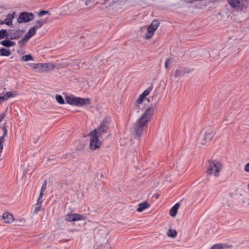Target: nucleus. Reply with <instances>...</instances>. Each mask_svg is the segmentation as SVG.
<instances>
[{
  "mask_svg": "<svg viewBox=\"0 0 249 249\" xmlns=\"http://www.w3.org/2000/svg\"><path fill=\"white\" fill-rule=\"evenodd\" d=\"M34 18V15L32 13L23 12L19 14L18 22L19 23L28 22L32 20Z\"/></svg>",
  "mask_w": 249,
  "mask_h": 249,
  "instance_id": "obj_9",
  "label": "nucleus"
},
{
  "mask_svg": "<svg viewBox=\"0 0 249 249\" xmlns=\"http://www.w3.org/2000/svg\"><path fill=\"white\" fill-rule=\"evenodd\" d=\"M144 98H145L141 94L140 95L139 98L136 101V106H137V108L139 107V105L142 103Z\"/></svg>",
  "mask_w": 249,
  "mask_h": 249,
  "instance_id": "obj_30",
  "label": "nucleus"
},
{
  "mask_svg": "<svg viewBox=\"0 0 249 249\" xmlns=\"http://www.w3.org/2000/svg\"><path fill=\"white\" fill-rule=\"evenodd\" d=\"M159 25V22L157 20H154L147 27V33L145 34V38L149 39L153 36L154 32Z\"/></svg>",
  "mask_w": 249,
  "mask_h": 249,
  "instance_id": "obj_8",
  "label": "nucleus"
},
{
  "mask_svg": "<svg viewBox=\"0 0 249 249\" xmlns=\"http://www.w3.org/2000/svg\"><path fill=\"white\" fill-rule=\"evenodd\" d=\"M5 37H8V33L6 30H1L0 31V39H2Z\"/></svg>",
  "mask_w": 249,
  "mask_h": 249,
  "instance_id": "obj_28",
  "label": "nucleus"
},
{
  "mask_svg": "<svg viewBox=\"0 0 249 249\" xmlns=\"http://www.w3.org/2000/svg\"><path fill=\"white\" fill-rule=\"evenodd\" d=\"M5 94H4L3 96H0V104L1 103V101H4L5 100H7V97H6Z\"/></svg>",
  "mask_w": 249,
  "mask_h": 249,
  "instance_id": "obj_38",
  "label": "nucleus"
},
{
  "mask_svg": "<svg viewBox=\"0 0 249 249\" xmlns=\"http://www.w3.org/2000/svg\"><path fill=\"white\" fill-rule=\"evenodd\" d=\"M65 100L67 104L77 107L86 106L90 104V100L89 98H82L73 95L66 96Z\"/></svg>",
  "mask_w": 249,
  "mask_h": 249,
  "instance_id": "obj_3",
  "label": "nucleus"
},
{
  "mask_svg": "<svg viewBox=\"0 0 249 249\" xmlns=\"http://www.w3.org/2000/svg\"><path fill=\"white\" fill-rule=\"evenodd\" d=\"M0 44L6 47H10L15 45V43L9 40H5L1 41L0 42Z\"/></svg>",
  "mask_w": 249,
  "mask_h": 249,
  "instance_id": "obj_23",
  "label": "nucleus"
},
{
  "mask_svg": "<svg viewBox=\"0 0 249 249\" xmlns=\"http://www.w3.org/2000/svg\"><path fill=\"white\" fill-rule=\"evenodd\" d=\"M245 170L246 172L249 173V162L245 166Z\"/></svg>",
  "mask_w": 249,
  "mask_h": 249,
  "instance_id": "obj_40",
  "label": "nucleus"
},
{
  "mask_svg": "<svg viewBox=\"0 0 249 249\" xmlns=\"http://www.w3.org/2000/svg\"><path fill=\"white\" fill-rule=\"evenodd\" d=\"M110 119L109 118H105L98 128L93 130L96 131V135H98V136L101 137V135L103 133H106L109 128L108 125Z\"/></svg>",
  "mask_w": 249,
  "mask_h": 249,
  "instance_id": "obj_7",
  "label": "nucleus"
},
{
  "mask_svg": "<svg viewBox=\"0 0 249 249\" xmlns=\"http://www.w3.org/2000/svg\"><path fill=\"white\" fill-rule=\"evenodd\" d=\"M5 94L7 99L10 97H13L15 96V95H14L12 91H8Z\"/></svg>",
  "mask_w": 249,
  "mask_h": 249,
  "instance_id": "obj_35",
  "label": "nucleus"
},
{
  "mask_svg": "<svg viewBox=\"0 0 249 249\" xmlns=\"http://www.w3.org/2000/svg\"><path fill=\"white\" fill-rule=\"evenodd\" d=\"M14 13L13 14H8L6 19L2 21V23H5L8 26H10L12 24V19L14 18Z\"/></svg>",
  "mask_w": 249,
  "mask_h": 249,
  "instance_id": "obj_18",
  "label": "nucleus"
},
{
  "mask_svg": "<svg viewBox=\"0 0 249 249\" xmlns=\"http://www.w3.org/2000/svg\"><path fill=\"white\" fill-rule=\"evenodd\" d=\"M37 206L36 207L35 209V212L36 213H37L40 210V208H41V205H37Z\"/></svg>",
  "mask_w": 249,
  "mask_h": 249,
  "instance_id": "obj_39",
  "label": "nucleus"
},
{
  "mask_svg": "<svg viewBox=\"0 0 249 249\" xmlns=\"http://www.w3.org/2000/svg\"><path fill=\"white\" fill-rule=\"evenodd\" d=\"M49 14V11H44V10H42V11H40L38 13V16L40 17L43 16V15H46V14Z\"/></svg>",
  "mask_w": 249,
  "mask_h": 249,
  "instance_id": "obj_34",
  "label": "nucleus"
},
{
  "mask_svg": "<svg viewBox=\"0 0 249 249\" xmlns=\"http://www.w3.org/2000/svg\"><path fill=\"white\" fill-rule=\"evenodd\" d=\"M214 135L213 129L211 128H206L201 133V137L197 141L198 144L204 145L208 142H210Z\"/></svg>",
  "mask_w": 249,
  "mask_h": 249,
  "instance_id": "obj_5",
  "label": "nucleus"
},
{
  "mask_svg": "<svg viewBox=\"0 0 249 249\" xmlns=\"http://www.w3.org/2000/svg\"><path fill=\"white\" fill-rule=\"evenodd\" d=\"M89 136L90 138V149L91 150H95L96 149L99 148L102 144L101 141L100 140L99 138H101V137L96 135L95 130H92L89 134Z\"/></svg>",
  "mask_w": 249,
  "mask_h": 249,
  "instance_id": "obj_6",
  "label": "nucleus"
},
{
  "mask_svg": "<svg viewBox=\"0 0 249 249\" xmlns=\"http://www.w3.org/2000/svg\"><path fill=\"white\" fill-rule=\"evenodd\" d=\"M11 54L10 50L2 48L0 49V55L8 56Z\"/></svg>",
  "mask_w": 249,
  "mask_h": 249,
  "instance_id": "obj_24",
  "label": "nucleus"
},
{
  "mask_svg": "<svg viewBox=\"0 0 249 249\" xmlns=\"http://www.w3.org/2000/svg\"><path fill=\"white\" fill-rule=\"evenodd\" d=\"M150 206V204L147 201H144L138 204L137 211L138 212H142L145 209L148 208Z\"/></svg>",
  "mask_w": 249,
  "mask_h": 249,
  "instance_id": "obj_15",
  "label": "nucleus"
},
{
  "mask_svg": "<svg viewBox=\"0 0 249 249\" xmlns=\"http://www.w3.org/2000/svg\"><path fill=\"white\" fill-rule=\"evenodd\" d=\"M32 36L28 32L24 37L21 40L19 41L18 44L20 45L25 44Z\"/></svg>",
  "mask_w": 249,
  "mask_h": 249,
  "instance_id": "obj_20",
  "label": "nucleus"
},
{
  "mask_svg": "<svg viewBox=\"0 0 249 249\" xmlns=\"http://www.w3.org/2000/svg\"><path fill=\"white\" fill-rule=\"evenodd\" d=\"M23 31L21 30H11L8 32V37L10 39H15L18 38L23 34Z\"/></svg>",
  "mask_w": 249,
  "mask_h": 249,
  "instance_id": "obj_11",
  "label": "nucleus"
},
{
  "mask_svg": "<svg viewBox=\"0 0 249 249\" xmlns=\"http://www.w3.org/2000/svg\"><path fill=\"white\" fill-rule=\"evenodd\" d=\"M95 0H85V4L87 5L90 2L93 1Z\"/></svg>",
  "mask_w": 249,
  "mask_h": 249,
  "instance_id": "obj_42",
  "label": "nucleus"
},
{
  "mask_svg": "<svg viewBox=\"0 0 249 249\" xmlns=\"http://www.w3.org/2000/svg\"><path fill=\"white\" fill-rule=\"evenodd\" d=\"M2 219L4 223L6 224H11L15 221L13 214L9 212H5L3 213Z\"/></svg>",
  "mask_w": 249,
  "mask_h": 249,
  "instance_id": "obj_12",
  "label": "nucleus"
},
{
  "mask_svg": "<svg viewBox=\"0 0 249 249\" xmlns=\"http://www.w3.org/2000/svg\"><path fill=\"white\" fill-rule=\"evenodd\" d=\"M232 245L228 244H217L213 245L210 249H232Z\"/></svg>",
  "mask_w": 249,
  "mask_h": 249,
  "instance_id": "obj_14",
  "label": "nucleus"
},
{
  "mask_svg": "<svg viewBox=\"0 0 249 249\" xmlns=\"http://www.w3.org/2000/svg\"><path fill=\"white\" fill-rule=\"evenodd\" d=\"M36 29H37L35 26H34L29 29L28 32L31 34V35L33 36L34 35H35Z\"/></svg>",
  "mask_w": 249,
  "mask_h": 249,
  "instance_id": "obj_33",
  "label": "nucleus"
},
{
  "mask_svg": "<svg viewBox=\"0 0 249 249\" xmlns=\"http://www.w3.org/2000/svg\"><path fill=\"white\" fill-rule=\"evenodd\" d=\"M21 60L23 61H28L29 60H34V58L31 54H29L23 55L21 57Z\"/></svg>",
  "mask_w": 249,
  "mask_h": 249,
  "instance_id": "obj_25",
  "label": "nucleus"
},
{
  "mask_svg": "<svg viewBox=\"0 0 249 249\" xmlns=\"http://www.w3.org/2000/svg\"><path fill=\"white\" fill-rule=\"evenodd\" d=\"M188 71L184 68H179L176 70L175 72V77L177 78L179 76H182L186 73H187Z\"/></svg>",
  "mask_w": 249,
  "mask_h": 249,
  "instance_id": "obj_17",
  "label": "nucleus"
},
{
  "mask_svg": "<svg viewBox=\"0 0 249 249\" xmlns=\"http://www.w3.org/2000/svg\"><path fill=\"white\" fill-rule=\"evenodd\" d=\"M248 205H249V202H248Z\"/></svg>",
  "mask_w": 249,
  "mask_h": 249,
  "instance_id": "obj_46",
  "label": "nucleus"
},
{
  "mask_svg": "<svg viewBox=\"0 0 249 249\" xmlns=\"http://www.w3.org/2000/svg\"><path fill=\"white\" fill-rule=\"evenodd\" d=\"M18 226H23L26 222V220L23 218H20L15 220Z\"/></svg>",
  "mask_w": 249,
  "mask_h": 249,
  "instance_id": "obj_26",
  "label": "nucleus"
},
{
  "mask_svg": "<svg viewBox=\"0 0 249 249\" xmlns=\"http://www.w3.org/2000/svg\"><path fill=\"white\" fill-rule=\"evenodd\" d=\"M167 235L169 237L175 238L177 235V232L176 230L170 228L167 232Z\"/></svg>",
  "mask_w": 249,
  "mask_h": 249,
  "instance_id": "obj_21",
  "label": "nucleus"
},
{
  "mask_svg": "<svg viewBox=\"0 0 249 249\" xmlns=\"http://www.w3.org/2000/svg\"><path fill=\"white\" fill-rule=\"evenodd\" d=\"M5 115L4 113L0 114V122L4 118Z\"/></svg>",
  "mask_w": 249,
  "mask_h": 249,
  "instance_id": "obj_41",
  "label": "nucleus"
},
{
  "mask_svg": "<svg viewBox=\"0 0 249 249\" xmlns=\"http://www.w3.org/2000/svg\"><path fill=\"white\" fill-rule=\"evenodd\" d=\"M152 89V88H149L147 89L146 90H145L142 94L141 95L144 97V98H145V97L147 95H149V94L150 93V92L151 91Z\"/></svg>",
  "mask_w": 249,
  "mask_h": 249,
  "instance_id": "obj_31",
  "label": "nucleus"
},
{
  "mask_svg": "<svg viewBox=\"0 0 249 249\" xmlns=\"http://www.w3.org/2000/svg\"><path fill=\"white\" fill-rule=\"evenodd\" d=\"M29 67L37 72H41V63L34 64L31 63L28 65Z\"/></svg>",
  "mask_w": 249,
  "mask_h": 249,
  "instance_id": "obj_19",
  "label": "nucleus"
},
{
  "mask_svg": "<svg viewBox=\"0 0 249 249\" xmlns=\"http://www.w3.org/2000/svg\"><path fill=\"white\" fill-rule=\"evenodd\" d=\"M70 8V4H68V5H64V6H62L60 9L61 14V15H65L66 14L65 12L66 11H68Z\"/></svg>",
  "mask_w": 249,
  "mask_h": 249,
  "instance_id": "obj_29",
  "label": "nucleus"
},
{
  "mask_svg": "<svg viewBox=\"0 0 249 249\" xmlns=\"http://www.w3.org/2000/svg\"><path fill=\"white\" fill-rule=\"evenodd\" d=\"M46 249H52L51 247H47Z\"/></svg>",
  "mask_w": 249,
  "mask_h": 249,
  "instance_id": "obj_43",
  "label": "nucleus"
},
{
  "mask_svg": "<svg viewBox=\"0 0 249 249\" xmlns=\"http://www.w3.org/2000/svg\"><path fill=\"white\" fill-rule=\"evenodd\" d=\"M222 169V164L217 160H209L206 166V174L209 176L218 178Z\"/></svg>",
  "mask_w": 249,
  "mask_h": 249,
  "instance_id": "obj_2",
  "label": "nucleus"
},
{
  "mask_svg": "<svg viewBox=\"0 0 249 249\" xmlns=\"http://www.w3.org/2000/svg\"><path fill=\"white\" fill-rule=\"evenodd\" d=\"M47 184V180H45L42 186L41 192L40 193H42V194H43L44 192L46 189Z\"/></svg>",
  "mask_w": 249,
  "mask_h": 249,
  "instance_id": "obj_32",
  "label": "nucleus"
},
{
  "mask_svg": "<svg viewBox=\"0 0 249 249\" xmlns=\"http://www.w3.org/2000/svg\"><path fill=\"white\" fill-rule=\"evenodd\" d=\"M248 188L249 189V183H248Z\"/></svg>",
  "mask_w": 249,
  "mask_h": 249,
  "instance_id": "obj_45",
  "label": "nucleus"
},
{
  "mask_svg": "<svg viewBox=\"0 0 249 249\" xmlns=\"http://www.w3.org/2000/svg\"><path fill=\"white\" fill-rule=\"evenodd\" d=\"M36 25L34 26L37 29L41 28L44 24L47 23V20L41 19L36 21Z\"/></svg>",
  "mask_w": 249,
  "mask_h": 249,
  "instance_id": "obj_22",
  "label": "nucleus"
},
{
  "mask_svg": "<svg viewBox=\"0 0 249 249\" xmlns=\"http://www.w3.org/2000/svg\"><path fill=\"white\" fill-rule=\"evenodd\" d=\"M43 195L42 193H40L39 197L38 198L37 201V204L36 205H38V204H40L42 201V198L43 196Z\"/></svg>",
  "mask_w": 249,
  "mask_h": 249,
  "instance_id": "obj_36",
  "label": "nucleus"
},
{
  "mask_svg": "<svg viewBox=\"0 0 249 249\" xmlns=\"http://www.w3.org/2000/svg\"><path fill=\"white\" fill-rule=\"evenodd\" d=\"M171 59L168 58L165 63V67L166 69H168V64L170 63Z\"/></svg>",
  "mask_w": 249,
  "mask_h": 249,
  "instance_id": "obj_37",
  "label": "nucleus"
},
{
  "mask_svg": "<svg viewBox=\"0 0 249 249\" xmlns=\"http://www.w3.org/2000/svg\"><path fill=\"white\" fill-rule=\"evenodd\" d=\"M85 219L84 216L78 213H69L65 218V220L68 222H75Z\"/></svg>",
  "mask_w": 249,
  "mask_h": 249,
  "instance_id": "obj_10",
  "label": "nucleus"
},
{
  "mask_svg": "<svg viewBox=\"0 0 249 249\" xmlns=\"http://www.w3.org/2000/svg\"><path fill=\"white\" fill-rule=\"evenodd\" d=\"M227 2L236 11H241L249 7V0H228Z\"/></svg>",
  "mask_w": 249,
  "mask_h": 249,
  "instance_id": "obj_4",
  "label": "nucleus"
},
{
  "mask_svg": "<svg viewBox=\"0 0 249 249\" xmlns=\"http://www.w3.org/2000/svg\"><path fill=\"white\" fill-rule=\"evenodd\" d=\"M153 114V107H149L146 109L143 115L137 120L134 124L133 131L136 138H139L143 132L144 127L151 119Z\"/></svg>",
  "mask_w": 249,
  "mask_h": 249,
  "instance_id": "obj_1",
  "label": "nucleus"
},
{
  "mask_svg": "<svg viewBox=\"0 0 249 249\" xmlns=\"http://www.w3.org/2000/svg\"><path fill=\"white\" fill-rule=\"evenodd\" d=\"M55 67V65L53 63H41V72L52 71Z\"/></svg>",
  "mask_w": 249,
  "mask_h": 249,
  "instance_id": "obj_13",
  "label": "nucleus"
},
{
  "mask_svg": "<svg viewBox=\"0 0 249 249\" xmlns=\"http://www.w3.org/2000/svg\"><path fill=\"white\" fill-rule=\"evenodd\" d=\"M2 21H0V24H3V23H2Z\"/></svg>",
  "mask_w": 249,
  "mask_h": 249,
  "instance_id": "obj_44",
  "label": "nucleus"
},
{
  "mask_svg": "<svg viewBox=\"0 0 249 249\" xmlns=\"http://www.w3.org/2000/svg\"><path fill=\"white\" fill-rule=\"evenodd\" d=\"M55 99H56L57 102L59 104L63 105V104H65L64 100L63 98L62 97V96L61 95H56L55 96Z\"/></svg>",
  "mask_w": 249,
  "mask_h": 249,
  "instance_id": "obj_27",
  "label": "nucleus"
},
{
  "mask_svg": "<svg viewBox=\"0 0 249 249\" xmlns=\"http://www.w3.org/2000/svg\"><path fill=\"white\" fill-rule=\"evenodd\" d=\"M179 206V203H177L170 209L169 214L171 216L174 217L176 216Z\"/></svg>",
  "mask_w": 249,
  "mask_h": 249,
  "instance_id": "obj_16",
  "label": "nucleus"
}]
</instances>
